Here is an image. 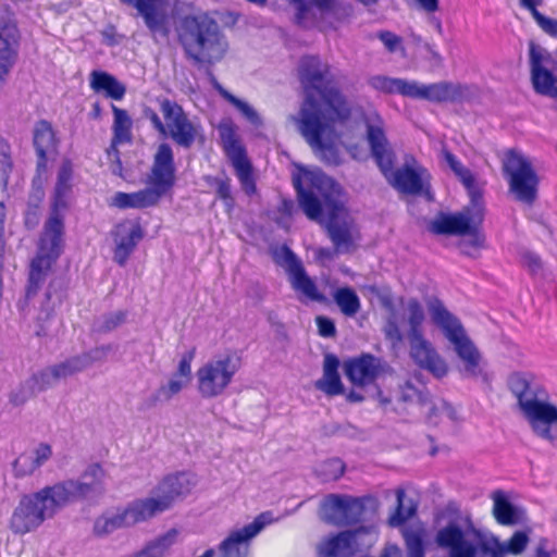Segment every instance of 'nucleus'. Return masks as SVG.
Instances as JSON below:
<instances>
[{"instance_id": "obj_1", "label": "nucleus", "mask_w": 557, "mask_h": 557, "mask_svg": "<svg viewBox=\"0 0 557 557\" xmlns=\"http://www.w3.org/2000/svg\"><path fill=\"white\" fill-rule=\"evenodd\" d=\"M298 74L305 94L299 117L324 112H333L336 117H350V108L335 86V76L327 63L319 57L306 55L299 62Z\"/></svg>"}, {"instance_id": "obj_2", "label": "nucleus", "mask_w": 557, "mask_h": 557, "mask_svg": "<svg viewBox=\"0 0 557 557\" xmlns=\"http://www.w3.org/2000/svg\"><path fill=\"white\" fill-rule=\"evenodd\" d=\"M87 488L86 484L58 482L37 492L25 494L13 509L8 527L15 535L34 532L46 520L53 518L70 505L73 498L83 495Z\"/></svg>"}, {"instance_id": "obj_3", "label": "nucleus", "mask_w": 557, "mask_h": 557, "mask_svg": "<svg viewBox=\"0 0 557 557\" xmlns=\"http://www.w3.org/2000/svg\"><path fill=\"white\" fill-rule=\"evenodd\" d=\"M367 141L372 158L387 183L397 191L406 195L425 194L431 199L430 186L424 187V175L428 171L418 166L411 168L408 163L394 170L396 154L388 141L383 121L376 116V122H367Z\"/></svg>"}, {"instance_id": "obj_4", "label": "nucleus", "mask_w": 557, "mask_h": 557, "mask_svg": "<svg viewBox=\"0 0 557 557\" xmlns=\"http://www.w3.org/2000/svg\"><path fill=\"white\" fill-rule=\"evenodd\" d=\"M176 30L185 55L197 64L222 60L228 48L218 22L207 13L182 16Z\"/></svg>"}, {"instance_id": "obj_5", "label": "nucleus", "mask_w": 557, "mask_h": 557, "mask_svg": "<svg viewBox=\"0 0 557 557\" xmlns=\"http://www.w3.org/2000/svg\"><path fill=\"white\" fill-rule=\"evenodd\" d=\"M308 178L324 198L323 224L331 242L338 252H349L354 248V223L345 207L343 187L324 173H311Z\"/></svg>"}, {"instance_id": "obj_6", "label": "nucleus", "mask_w": 557, "mask_h": 557, "mask_svg": "<svg viewBox=\"0 0 557 557\" xmlns=\"http://www.w3.org/2000/svg\"><path fill=\"white\" fill-rule=\"evenodd\" d=\"M175 172L173 149L169 144L162 143L153 156L151 172L147 180L151 187L136 193L117 191L113 197L112 205L120 209H144L156 206L161 197L174 186Z\"/></svg>"}, {"instance_id": "obj_7", "label": "nucleus", "mask_w": 557, "mask_h": 557, "mask_svg": "<svg viewBox=\"0 0 557 557\" xmlns=\"http://www.w3.org/2000/svg\"><path fill=\"white\" fill-rule=\"evenodd\" d=\"M428 310L433 323L443 331L445 337L454 345L458 357L465 362L462 375L478 377L482 373L481 355L467 336L460 320L450 313L443 301L436 297L429 299Z\"/></svg>"}, {"instance_id": "obj_8", "label": "nucleus", "mask_w": 557, "mask_h": 557, "mask_svg": "<svg viewBox=\"0 0 557 557\" xmlns=\"http://www.w3.org/2000/svg\"><path fill=\"white\" fill-rule=\"evenodd\" d=\"M64 219L61 212H50L38 243V251L32 260L26 296L33 297L45 282L52 264L63 250Z\"/></svg>"}, {"instance_id": "obj_9", "label": "nucleus", "mask_w": 557, "mask_h": 557, "mask_svg": "<svg viewBox=\"0 0 557 557\" xmlns=\"http://www.w3.org/2000/svg\"><path fill=\"white\" fill-rule=\"evenodd\" d=\"M502 170L513 198L533 205L537 198L540 180L531 161L520 151L509 149L503 158Z\"/></svg>"}, {"instance_id": "obj_10", "label": "nucleus", "mask_w": 557, "mask_h": 557, "mask_svg": "<svg viewBox=\"0 0 557 557\" xmlns=\"http://www.w3.org/2000/svg\"><path fill=\"white\" fill-rule=\"evenodd\" d=\"M349 117H336L333 112L299 117V131L317 156L327 165H339L342 158L338 149L323 141V137L334 129V124L343 123Z\"/></svg>"}, {"instance_id": "obj_11", "label": "nucleus", "mask_w": 557, "mask_h": 557, "mask_svg": "<svg viewBox=\"0 0 557 557\" xmlns=\"http://www.w3.org/2000/svg\"><path fill=\"white\" fill-rule=\"evenodd\" d=\"M371 496L355 497L347 494H329L320 506L322 520L336 527H350L364 521L367 504Z\"/></svg>"}, {"instance_id": "obj_12", "label": "nucleus", "mask_w": 557, "mask_h": 557, "mask_svg": "<svg viewBox=\"0 0 557 557\" xmlns=\"http://www.w3.org/2000/svg\"><path fill=\"white\" fill-rule=\"evenodd\" d=\"M194 485L193 476L186 472L170 474L158 483L150 497L139 499L152 519L170 509L176 499L186 496Z\"/></svg>"}, {"instance_id": "obj_13", "label": "nucleus", "mask_w": 557, "mask_h": 557, "mask_svg": "<svg viewBox=\"0 0 557 557\" xmlns=\"http://www.w3.org/2000/svg\"><path fill=\"white\" fill-rule=\"evenodd\" d=\"M165 121V135L177 146L189 149L200 135L201 127L189 120L183 107L169 98H158Z\"/></svg>"}, {"instance_id": "obj_14", "label": "nucleus", "mask_w": 557, "mask_h": 557, "mask_svg": "<svg viewBox=\"0 0 557 557\" xmlns=\"http://www.w3.org/2000/svg\"><path fill=\"white\" fill-rule=\"evenodd\" d=\"M238 371L237 360L233 356L211 360L197 371L198 391L203 398L221 395Z\"/></svg>"}, {"instance_id": "obj_15", "label": "nucleus", "mask_w": 557, "mask_h": 557, "mask_svg": "<svg viewBox=\"0 0 557 557\" xmlns=\"http://www.w3.org/2000/svg\"><path fill=\"white\" fill-rule=\"evenodd\" d=\"M150 520L139 498L129 502L125 507L114 511H106L94 522V533L99 537L108 536L113 532L134 527Z\"/></svg>"}, {"instance_id": "obj_16", "label": "nucleus", "mask_w": 557, "mask_h": 557, "mask_svg": "<svg viewBox=\"0 0 557 557\" xmlns=\"http://www.w3.org/2000/svg\"><path fill=\"white\" fill-rule=\"evenodd\" d=\"M370 531L368 527H360L322 541L318 546L319 557H352L363 552L372 544Z\"/></svg>"}, {"instance_id": "obj_17", "label": "nucleus", "mask_w": 557, "mask_h": 557, "mask_svg": "<svg viewBox=\"0 0 557 557\" xmlns=\"http://www.w3.org/2000/svg\"><path fill=\"white\" fill-rule=\"evenodd\" d=\"M480 224H473L472 216L466 212L448 214L441 212L430 222L428 230L435 235H469V240H462L460 247L480 248L484 236L479 232Z\"/></svg>"}, {"instance_id": "obj_18", "label": "nucleus", "mask_w": 557, "mask_h": 557, "mask_svg": "<svg viewBox=\"0 0 557 557\" xmlns=\"http://www.w3.org/2000/svg\"><path fill=\"white\" fill-rule=\"evenodd\" d=\"M21 45V32L15 15L7 7L0 9V86L15 65Z\"/></svg>"}, {"instance_id": "obj_19", "label": "nucleus", "mask_w": 557, "mask_h": 557, "mask_svg": "<svg viewBox=\"0 0 557 557\" xmlns=\"http://www.w3.org/2000/svg\"><path fill=\"white\" fill-rule=\"evenodd\" d=\"M272 521V513L265 511L257 516L251 523L232 531L219 545L220 557H248L250 541Z\"/></svg>"}, {"instance_id": "obj_20", "label": "nucleus", "mask_w": 557, "mask_h": 557, "mask_svg": "<svg viewBox=\"0 0 557 557\" xmlns=\"http://www.w3.org/2000/svg\"><path fill=\"white\" fill-rule=\"evenodd\" d=\"M436 545L446 549L448 557H478L481 552L480 542L473 543L466 537L460 525L456 522H449L441 528L435 535Z\"/></svg>"}, {"instance_id": "obj_21", "label": "nucleus", "mask_w": 557, "mask_h": 557, "mask_svg": "<svg viewBox=\"0 0 557 557\" xmlns=\"http://www.w3.org/2000/svg\"><path fill=\"white\" fill-rule=\"evenodd\" d=\"M311 173H323L322 171H306L304 173L305 181L309 184V188L304 187L302 177L300 175L293 177V185L296 190L298 206L305 215L319 223H323L326 218L324 198L319 190L312 186L308 178Z\"/></svg>"}, {"instance_id": "obj_22", "label": "nucleus", "mask_w": 557, "mask_h": 557, "mask_svg": "<svg viewBox=\"0 0 557 557\" xmlns=\"http://www.w3.org/2000/svg\"><path fill=\"white\" fill-rule=\"evenodd\" d=\"M468 94V88L451 82L420 84L412 81L410 98L424 99L431 102H460Z\"/></svg>"}, {"instance_id": "obj_23", "label": "nucleus", "mask_w": 557, "mask_h": 557, "mask_svg": "<svg viewBox=\"0 0 557 557\" xmlns=\"http://www.w3.org/2000/svg\"><path fill=\"white\" fill-rule=\"evenodd\" d=\"M525 405L523 413L530 421L534 433L553 442L557 437V407L546 403L545 399Z\"/></svg>"}, {"instance_id": "obj_24", "label": "nucleus", "mask_w": 557, "mask_h": 557, "mask_svg": "<svg viewBox=\"0 0 557 557\" xmlns=\"http://www.w3.org/2000/svg\"><path fill=\"white\" fill-rule=\"evenodd\" d=\"M408 341L410 345V357L419 368L429 371L437 379L447 374L448 368L445 360L424 336Z\"/></svg>"}, {"instance_id": "obj_25", "label": "nucleus", "mask_w": 557, "mask_h": 557, "mask_svg": "<svg viewBox=\"0 0 557 557\" xmlns=\"http://www.w3.org/2000/svg\"><path fill=\"white\" fill-rule=\"evenodd\" d=\"M508 387L517 397L522 412L525 411V404L537 403L547 398V393L542 384L529 372H515L509 375Z\"/></svg>"}, {"instance_id": "obj_26", "label": "nucleus", "mask_w": 557, "mask_h": 557, "mask_svg": "<svg viewBox=\"0 0 557 557\" xmlns=\"http://www.w3.org/2000/svg\"><path fill=\"white\" fill-rule=\"evenodd\" d=\"M380 359L371 354H362L344 362V372L355 385L364 386L372 383L380 373Z\"/></svg>"}, {"instance_id": "obj_27", "label": "nucleus", "mask_w": 557, "mask_h": 557, "mask_svg": "<svg viewBox=\"0 0 557 557\" xmlns=\"http://www.w3.org/2000/svg\"><path fill=\"white\" fill-rule=\"evenodd\" d=\"M122 3L134 7L144 18L146 27L156 36L169 35L168 17L163 9L157 5L159 0H120Z\"/></svg>"}, {"instance_id": "obj_28", "label": "nucleus", "mask_w": 557, "mask_h": 557, "mask_svg": "<svg viewBox=\"0 0 557 557\" xmlns=\"http://www.w3.org/2000/svg\"><path fill=\"white\" fill-rule=\"evenodd\" d=\"M529 543L524 531H516L507 543H500L493 537L490 541H480L481 553L491 557H503L505 554H521Z\"/></svg>"}, {"instance_id": "obj_29", "label": "nucleus", "mask_w": 557, "mask_h": 557, "mask_svg": "<svg viewBox=\"0 0 557 557\" xmlns=\"http://www.w3.org/2000/svg\"><path fill=\"white\" fill-rule=\"evenodd\" d=\"M339 359L334 354H326L323 360V376L315 382V387L329 396L344 393V385L338 373Z\"/></svg>"}, {"instance_id": "obj_30", "label": "nucleus", "mask_w": 557, "mask_h": 557, "mask_svg": "<svg viewBox=\"0 0 557 557\" xmlns=\"http://www.w3.org/2000/svg\"><path fill=\"white\" fill-rule=\"evenodd\" d=\"M112 111L114 115L113 121V137L111 147L108 150V153H111V150L116 156L117 164L121 166V160L119 157V150L116 149L117 145L121 144H127L132 141V127H133V121L128 113L124 109H120L115 106H112Z\"/></svg>"}, {"instance_id": "obj_31", "label": "nucleus", "mask_w": 557, "mask_h": 557, "mask_svg": "<svg viewBox=\"0 0 557 557\" xmlns=\"http://www.w3.org/2000/svg\"><path fill=\"white\" fill-rule=\"evenodd\" d=\"M221 146L231 163L247 158L246 149L237 136L232 121H222L218 126Z\"/></svg>"}, {"instance_id": "obj_32", "label": "nucleus", "mask_w": 557, "mask_h": 557, "mask_svg": "<svg viewBox=\"0 0 557 557\" xmlns=\"http://www.w3.org/2000/svg\"><path fill=\"white\" fill-rule=\"evenodd\" d=\"M89 84L95 92H103L113 100H122L126 94V87L113 75L95 70L90 73Z\"/></svg>"}, {"instance_id": "obj_33", "label": "nucleus", "mask_w": 557, "mask_h": 557, "mask_svg": "<svg viewBox=\"0 0 557 557\" xmlns=\"http://www.w3.org/2000/svg\"><path fill=\"white\" fill-rule=\"evenodd\" d=\"M73 166L72 162L65 160L62 162L57 176L53 199L50 212H61L67 207V196L72 190Z\"/></svg>"}, {"instance_id": "obj_34", "label": "nucleus", "mask_w": 557, "mask_h": 557, "mask_svg": "<svg viewBox=\"0 0 557 557\" xmlns=\"http://www.w3.org/2000/svg\"><path fill=\"white\" fill-rule=\"evenodd\" d=\"M288 278L292 288L305 299L317 302L326 301V297L319 292L315 282L307 274L304 265L289 274Z\"/></svg>"}, {"instance_id": "obj_35", "label": "nucleus", "mask_w": 557, "mask_h": 557, "mask_svg": "<svg viewBox=\"0 0 557 557\" xmlns=\"http://www.w3.org/2000/svg\"><path fill=\"white\" fill-rule=\"evenodd\" d=\"M104 470L99 463H92L87 467L83 472L79 480H64L63 482H74L77 484H86L88 488L84 491L83 495L76 496L71 500L72 503L87 498L90 495L101 494L103 492Z\"/></svg>"}, {"instance_id": "obj_36", "label": "nucleus", "mask_w": 557, "mask_h": 557, "mask_svg": "<svg viewBox=\"0 0 557 557\" xmlns=\"http://www.w3.org/2000/svg\"><path fill=\"white\" fill-rule=\"evenodd\" d=\"M399 398L404 403H414L420 405L421 407L430 406L429 411L426 413V421L432 424L437 423V421L435 420V418L437 417V408L432 404L430 393L425 387L419 389L416 386H413L412 383L406 382L400 389Z\"/></svg>"}, {"instance_id": "obj_37", "label": "nucleus", "mask_w": 557, "mask_h": 557, "mask_svg": "<svg viewBox=\"0 0 557 557\" xmlns=\"http://www.w3.org/2000/svg\"><path fill=\"white\" fill-rule=\"evenodd\" d=\"M369 86L384 94H398L410 98L412 81L385 75H374L368 81Z\"/></svg>"}, {"instance_id": "obj_38", "label": "nucleus", "mask_w": 557, "mask_h": 557, "mask_svg": "<svg viewBox=\"0 0 557 557\" xmlns=\"http://www.w3.org/2000/svg\"><path fill=\"white\" fill-rule=\"evenodd\" d=\"M143 237L144 231L141 226L139 224L133 225L117 242L114 249V261L123 267Z\"/></svg>"}, {"instance_id": "obj_39", "label": "nucleus", "mask_w": 557, "mask_h": 557, "mask_svg": "<svg viewBox=\"0 0 557 557\" xmlns=\"http://www.w3.org/2000/svg\"><path fill=\"white\" fill-rule=\"evenodd\" d=\"M177 531L171 529L164 534L149 541L140 550L132 557H165L170 548L175 543Z\"/></svg>"}, {"instance_id": "obj_40", "label": "nucleus", "mask_w": 557, "mask_h": 557, "mask_svg": "<svg viewBox=\"0 0 557 557\" xmlns=\"http://www.w3.org/2000/svg\"><path fill=\"white\" fill-rule=\"evenodd\" d=\"M208 75L210 77L213 88L221 95L223 99L233 104L251 124H261V119L259 114L251 106H249V103L235 97L225 88H223V86L216 81V78L210 71H208Z\"/></svg>"}, {"instance_id": "obj_41", "label": "nucleus", "mask_w": 557, "mask_h": 557, "mask_svg": "<svg viewBox=\"0 0 557 557\" xmlns=\"http://www.w3.org/2000/svg\"><path fill=\"white\" fill-rule=\"evenodd\" d=\"M493 513L498 523L510 525L518 522V509L508 500L504 492L493 493Z\"/></svg>"}, {"instance_id": "obj_42", "label": "nucleus", "mask_w": 557, "mask_h": 557, "mask_svg": "<svg viewBox=\"0 0 557 557\" xmlns=\"http://www.w3.org/2000/svg\"><path fill=\"white\" fill-rule=\"evenodd\" d=\"M470 198V205L465 212L472 216L473 224H481L483 221V194L475 177L463 184Z\"/></svg>"}, {"instance_id": "obj_43", "label": "nucleus", "mask_w": 557, "mask_h": 557, "mask_svg": "<svg viewBox=\"0 0 557 557\" xmlns=\"http://www.w3.org/2000/svg\"><path fill=\"white\" fill-rule=\"evenodd\" d=\"M55 137L50 122L40 120L34 127L33 145L36 154L47 153L54 146Z\"/></svg>"}, {"instance_id": "obj_44", "label": "nucleus", "mask_w": 557, "mask_h": 557, "mask_svg": "<svg viewBox=\"0 0 557 557\" xmlns=\"http://www.w3.org/2000/svg\"><path fill=\"white\" fill-rule=\"evenodd\" d=\"M531 82L536 94L557 99V76L544 69L531 74Z\"/></svg>"}, {"instance_id": "obj_45", "label": "nucleus", "mask_w": 557, "mask_h": 557, "mask_svg": "<svg viewBox=\"0 0 557 557\" xmlns=\"http://www.w3.org/2000/svg\"><path fill=\"white\" fill-rule=\"evenodd\" d=\"M335 304L346 317H354L361 308L360 298L351 287H339L334 294Z\"/></svg>"}, {"instance_id": "obj_46", "label": "nucleus", "mask_w": 557, "mask_h": 557, "mask_svg": "<svg viewBox=\"0 0 557 557\" xmlns=\"http://www.w3.org/2000/svg\"><path fill=\"white\" fill-rule=\"evenodd\" d=\"M289 3L296 8L295 21L300 26H307V18L311 13L312 7H315L322 13L332 10L334 0H289Z\"/></svg>"}, {"instance_id": "obj_47", "label": "nucleus", "mask_w": 557, "mask_h": 557, "mask_svg": "<svg viewBox=\"0 0 557 557\" xmlns=\"http://www.w3.org/2000/svg\"><path fill=\"white\" fill-rule=\"evenodd\" d=\"M407 310L409 324L408 339L423 336L421 326L425 317L421 304L417 299L411 298L407 304Z\"/></svg>"}, {"instance_id": "obj_48", "label": "nucleus", "mask_w": 557, "mask_h": 557, "mask_svg": "<svg viewBox=\"0 0 557 557\" xmlns=\"http://www.w3.org/2000/svg\"><path fill=\"white\" fill-rule=\"evenodd\" d=\"M273 261L282 267L287 275L292 274L294 271L302 267L301 260L297 257V255L286 245H283L278 248H275L272 251Z\"/></svg>"}, {"instance_id": "obj_49", "label": "nucleus", "mask_w": 557, "mask_h": 557, "mask_svg": "<svg viewBox=\"0 0 557 557\" xmlns=\"http://www.w3.org/2000/svg\"><path fill=\"white\" fill-rule=\"evenodd\" d=\"M127 318V311L125 310H117L113 312H108L99 317L94 322V331L101 334H107L119 326H121L123 323H125Z\"/></svg>"}, {"instance_id": "obj_50", "label": "nucleus", "mask_w": 557, "mask_h": 557, "mask_svg": "<svg viewBox=\"0 0 557 557\" xmlns=\"http://www.w3.org/2000/svg\"><path fill=\"white\" fill-rule=\"evenodd\" d=\"M235 169L242 188L247 195L256 193V182L252 174V166L248 158L232 163Z\"/></svg>"}, {"instance_id": "obj_51", "label": "nucleus", "mask_w": 557, "mask_h": 557, "mask_svg": "<svg viewBox=\"0 0 557 557\" xmlns=\"http://www.w3.org/2000/svg\"><path fill=\"white\" fill-rule=\"evenodd\" d=\"M45 197L37 194H29L26 210L24 212V225L27 230L38 226L41 215V203Z\"/></svg>"}, {"instance_id": "obj_52", "label": "nucleus", "mask_w": 557, "mask_h": 557, "mask_svg": "<svg viewBox=\"0 0 557 557\" xmlns=\"http://www.w3.org/2000/svg\"><path fill=\"white\" fill-rule=\"evenodd\" d=\"M29 380L37 393H42L53 387L60 381L53 364L33 373Z\"/></svg>"}, {"instance_id": "obj_53", "label": "nucleus", "mask_w": 557, "mask_h": 557, "mask_svg": "<svg viewBox=\"0 0 557 557\" xmlns=\"http://www.w3.org/2000/svg\"><path fill=\"white\" fill-rule=\"evenodd\" d=\"M315 471L323 482L336 481L344 474L345 465L338 458H331L319 465Z\"/></svg>"}, {"instance_id": "obj_54", "label": "nucleus", "mask_w": 557, "mask_h": 557, "mask_svg": "<svg viewBox=\"0 0 557 557\" xmlns=\"http://www.w3.org/2000/svg\"><path fill=\"white\" fill-rule=\"evenodd\" d=\"M397 497V507L394 515L389 518V524L392 527L403 525L407 520H409L416 513V506L412 504L409 506H405L404 502L406 498V494L403 490H398L396 492Z\"/></svg>"}, {"instance_id": "obj_55", "label": "nucleus", "mask_w": 557, "mask_h": 557, "mask_svg": "<svg viewBox=\"0 0 557 557\" xmlns=\"http://www.w3.org/2000/svg\"><path fill=\"white\" fill-rule=\"evenodd\" d=\"M36 388L33 386L29 377L21 382L18 386L11 391L9 401L14 407H21L29 399L37 395Z\"/></svg>"}, {"instance_id": "obj_56", "label": "nucleus", "mask_w": 557, "mask_h": 557, "mask_svg": "<svg viewBox=\"0 0 557 557\" xmlns=\"http://www.w3.org/2000/svg\"><path fill=\"white\" fill-rule=\"evenodd\" d=\"M404 539L408 557H424L425 548L420 532L414 530H406L404 532Z\"/></svg>"}, {"instance_id": "obj_57", "label": "nucleus", "mask_w": 557, "mask_h": 557, "mask_svg": "<svg viewBox=\"0 0 557 557\" xmlns=\"http://www.w3.org/2000/svg\"><path fill=\"white\" fill-rule=\"evenodd\" d=\"M443 157L462 185L465 183H469L470 180L475 177L473 173L468 168H466L449 150L444 149Z\"/></svg>"}, {"instance_id": "obj_58", "label": "nucleus", "mask_w": 557, "mask_h": 557, "mask_svg": "<svg viewBox=\"0 0 557 557\" xmlns=\"http://www.w3.org/2000/svg\"><path fill=\"white\" fill-rule=\"evenodd\" d=\"M53 367L57 371L59 380L66 379L85 370L79 355L70 357L64 361L53 364Z\"/></svg>"}, {"instance_id": "obj_59", "label": "nucleus", "mask_w": 557, "mask_h": 557, "mask_svg": "<svg viewBox=\"0 0 557 557\" xmlns=\"http://www.w3.org/2000/svg\"><path fill=\"white\" fill-rule=\"evenodd\" d=\"M113 350V346L111 344L101 345L95 347L88 351H85L79 355V358L83 362V367L88 369L95 362H103L107 360L108 355Z\"/></svg>"}, {"instance_id": "obj_60", "label": "nucleus", "mask_w": 557, "mask_h": 557, "mask_svg": "<svg viewBox=\"0 0 557 557\" xmlns=\"http://www.w3.org/2000/svg\"><path fill=\"white\" fill-rule=\"evenodd\" d=\"M213 184L216 187L218 197L224 202L228 210H232L234 207V198L232 196L231 180L226 176L224 178L215 177L213 178Z\"/></svg>"}, {"instance_id": "obj_61", "label": "nucleus", "mask_w": 557, "mask_h": 557, "mask_svg": "<svg viewBox=\"0 0 557 557\" xmlns=\"http://www.w3.org/2000/svg\"><path fill=\"white\" fill-rule=\"evenodd\" d=\"M546 59V51L533 41L529 42V62L531 74L546 69L543 62Z\"/></svg>"}, {"instance_id": "obj_62", "label": "nucleus", "mask_w": 557, "mask_h": 557, "mask_svg": "<svg viewBox=\"0 0 557 557\" xmlns=\"http://www.w3.org/2000/svg\"><path fill=\"white\" fill-rule=\"evenodd\" d=\"M13 469L17 476H26L33 474L38 468L35 467L33 455L24 453L15 459Z\"/></svg>"}, {"instance_id": "obj_63", "label": "nucleus", "mask_w": 557, "mask_h": 557, "mask_svg": "<svg viewBox=\"0 0 557 557\" xmlns=\"http://www.w3.org/2000/svg\"><path fill=\"white\" fill-rule=\"evenodd\" d=\"M187 382L173 375L166 384L159 387V394L163 395L164 400H171L176 394H178Z\"/></svg>"}, {"instance_id": "obj_64", "label": "nucleus", "mask_w": 557, "mask_h": 557, "mask_svg": "<svg viewBox=\"0 0 557 557\" xmlns=\"http://www.w3.org/2000/svg\"><path fill=\"white\" fill-rule=\"evenodd\" d=\"M533 18L544 33L557 38V20L547 17L541 12L536 13V15L533 16Z\"/></svg>"}]
</instances>
